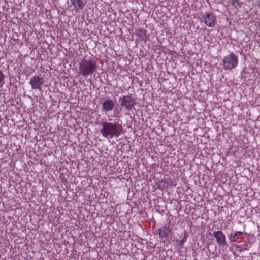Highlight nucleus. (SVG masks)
<instances>
[{"label":"nucleus","instance_id":"nucleus-1","mask_svg":"<svg viewBox=\"0 0 260 260\" xmlns=\"http://www.w3.org/2000/svg\"><path fill=\"white\" fill-rule=\"evenodd\" d=\"M101 125L102 128L100 129V133L104 137L110 139L114 137H118L123 133L121 124L116 122L103 121Z\"/></svg>","mask_w":260,"mask_h":260},{"label":"nucleus","instance_id":"nucleus-2","mask_svg":"<svg viewBox=\"0 0 260 260\" xmlns=\"http://www.w3.org/2000/svg\"><path fill=\"white\" fill-rule=\"evenodd\" d=\"M95 61L92 60H83L79 64V73L83 76L92 74L96 70Z\"/></svg>","mask_w":260,"mask_h":260},{"label":"nucleus","instance_id":"nucleus-3","mask_svg":"<svg viewBox=\"0 0 260 260\" xmlns=\"http://www.w3.org/2000/svg\"><path fill=\"white\" fill-rule=\"evenodd\" d=\"M120 106L131 110L136 105V99L130 95H123L119 99Z\"/></svg>","mask_w":260,"mask_h":260},{"label":"nucleus","instance_id":"nucleus-4","mask_svg":"<svg viewBox=\"0 0 260 260\" xmlns=\"http://www.w3.org/2000/svg\"><path fill=\"white\" fill-rule=\"evenodd\" d=\"M238 62V57L233 53L224 57L222 60L223 68L225 69L231 70L235 68L237 66Z\"/></svg>","mask_w":260,"mask_h":260},{"label":"nucleus","instance_id":"nucleus-5","mask_svg":"<svg viewBox=\"0 0 260 260\" xmlns=\"http://www.w3.org/2000/svg\"><path fill=\"white\" fill-rule=\"evenodd\" d=\"M203 19L205 24L211 27H214L215 26L216 17L212 13H206L203 16Z\"/></svg>","mask_w":260,"mask_h":260},{"label":"nucleus","instance_id":"nucleus-6","mask_svg":"<svg viewBox=\"0 0 260 260\" xmlns=\"http://www.w3.org/2000/svg\"><path fill=\"white\" fill-rule=\"evenodd\" d=\"M43 78L35 76L30 81V84L33 89L41 90V86L43 84Z\"/></svg>","mask_w":260,"mask_h":260},{"label":"nucleus","instance_id":"nucleus-7","mask_svg":"<svg viewBox=\"0 0 260 260\" xmlns=\"http://www.w3.org/2000/svg\"><path fill=\"white\" fill-rule=\"evenodd\" d=\"M214 236L216 238L217 242L219 245L225 246L227 245L226 242L225 236L221 231H218L214 232Z\"/></svg>","mask_w":260,"mask_h":260},{"label":"nucleus","instance_id":"nucleus-8","mask_svg":"<svg viewBox=\"0 0 260 260\" xmlns=\"http://www.w3.org/2000/svg\"><path fill=\"white\" fill-rule=\"evenodd\" d=\"M114 107V104L111 100H106L104 101L102 105V110L105 111H110Z\"/></svg>","mask_w":260,"mask_h":260},{"label":"nucleus","instance_id":"nucleus-9","mask_svg":"<svg viewBox=\"0 0 260 260\" xmlns=\"http://www.w3.org/2000/svg\"><path fill=\"white\" fill-rule=\"evenodd\" d=\"M146 32L147 31L146 30L139 28L136 31V35L139 37L140 40L146 41L148 39Z\"/></svg>","mask_w":260,"mask_h":260},{"label":"nucleus","instance_id":"nucleus-10","mask_svg":"<svg viewBox=\"0 0 260 260\" xmlns=\"http://www.w3.org/2000/svg\"><path fill=\"white\" fill-rule=\"evenodd\" d=\"M171 232V229L169 226H164L160 228L158 231V234L159 237L161 238L166 237Z\"/></svg>","mask_w":260,"mask_h":260},{"label":"nucleus","instance_id":"nucleus-11","mask_svg":"<svg viewBox=\"0 0 260 260\" xmlns=\"http://www.w3.org/2000/svg\"><path fill=\"white\" fill-rule=\"evenodd\" d=\"M71 3L77 10H82L83 8V2L82 0H70Z\"/></svg>","mask_w":260,"mask_h":260},{"label":"nucleus","instance_id":"nucleus-12","mask_svg":"<svg viewBox=\"0 0 260 260\" xmlns=\"http://www.w3.org/2000/svg\"><path fill=\"white\" fill-rule=\"evenodd\" d=\"M242 234V232H237L234 235H231L229 238L231 242H234L237 241L239 237L241 236Z\"/></svg>","mask_w":260,"mask_h":260},{"label":"nucleus","instance_id":"nucleus-13","mask_svg":"<svg viewBox=\"0 0 260 260\" xmlns=\"http://www.w3.org/2000/svg\"><path fill=\"white\" fill-rule=\"evenodd\" d=\"M5 76L2 73L1 71H0V86L2 87L4 84V80H5Z\"/></svg>","mask_w":260,"mask_h":260},{"label":"nucleus","instance_id":"nucleus-14","mask_svg":"<svg viewBox=\"0 0 260 260\" xmlns=\"http://www.w3.org/2000/svg\"><path fill=\"white\" fill-rule=\"evenodd\" d=\"M231 4L234 7H236L237 6H240V4L238 0H232Z\"/></svg>","mask_w":260,"mask_h":260},{"label":"nucleus","instance_id":"nucleus-15","mask_svg":"<svg viewBox=\"0 0 260 260\" xmlns=\"http://www.w3.org/2000/svg\"><path fill=\"white\" fill-rule=\"evenodd\" d=\"M184 235H185L184 237L180 242V246H182L186 241V233L185 232L184 233Z\"/></svg>","mask_w":260,"mask_h":260},{"label":"nucleus","instance_id":"nucleus-16","mask_svg":"<svg viewBox=\"0 0 260 260\" xmlns=\"http://www.w3.org/2000/svg\"><path fill=\"white\" fill-rule=\"evenodd\" d=\"M236 248H237V249H238V248L240 249V251H242V249H241V248H241V246H237V247H236Z\"/></svg>","mask_w":260,"mask_h":260}]
</instances>
